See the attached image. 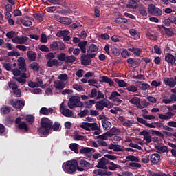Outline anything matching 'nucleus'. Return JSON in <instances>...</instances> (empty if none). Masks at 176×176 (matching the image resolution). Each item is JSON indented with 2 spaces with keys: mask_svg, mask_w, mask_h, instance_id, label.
Segmentation results:
<instances>
[{
  "mask_svg": "<svg viewBox=\"0 0 176 176\" xmlns=\"http://www.w3.org/2000/svg\"><path fill=\"white\" fill-rule=\"evenodd\" d=\"M97 123H89V122H84L80 126L81 129L86 130L87 131H90V129H91L92 131H96V130H100V128L97 126Z\"/></svg>",
  "mask_w": 176,
  "mask_h": 176,
  "instance_id": "obj_5",
  "label": "nucleus"
},
{
  "mask_svg": "<svg viewBox=\"0 0 176 176\" xmlns=\"http://www.w3.org/2000/svg\"><path fill=\"white\" fill-rule=\"evenodd\" d=\"M33 16L34 19H36V20H38V21H40V23H42V21H43V16L41 12L34 13L33 14Z\"/></svg>",
  "mask_w": 176,
  "mask_h": 176,
  "instance_id": "obj_51",
  "label": "nucleus"
},
{
  "mask_svg": "<svg viewBox=\"0 0 176 176\" xmlns=\"http://www.w3.org/2000/svg\"><path fill=\"white\" fill-rule=\"evenodd\" d=\"M126 159L129 162H140V158L134 155H128L126 157Z\"/></svg>",
  "mask_w": 176,
  "mask_h": 176,
  "instance_id": "obj_54",
  "label": "nucleus"
},
{
  "mask_svg": "<svg viewBox=\"0 0 176 176\" xmlns=\"http://www.w3.org/2000/svg\"><path fill=\"white\" fill-rule=\"evenodd\" d=\"M129 21H130V19L123 17H118L115 19V23H117V24H124L126 23H129Z\"/></svg>",
  "mask_w": 176,
  "mask_h": 176,
  "instance_id": "obj_35",
  "label": "nucleus"
},
{
  "mask_svg": "<svg viewBox=\"0 0 176 176\" xmlns=\"http://www.w3.org/2000/svg\"><path fill=\"white\" fill-rule=\"evenodd\" d=\"M155 149L158 151V153H166V152H168V147L166 146H155Z\"/></svg>",
  "mask_w": 176,
  "mask_h": 176,
  "instance_id": "obj_30",
  "label": "nucleus"
},
{
  "mask_svg": "<svg viewBox=\"0 0 176 176\" xmlns=\"http://www.w3.org/2000/svg\"><path fill=\"white\" fill-rule=\"evenodd\" d=\"M25 120L30 124H32L35 122V117L31 114L26 116Z\"/></svg>",
  "mask_w": 176,
  "mask_h": 176,
  "instance_id": "obj_47",
  "label": "nucleus"
},
{
  "mask_svg": "<svg viewBox=\"0 0 176 176\" xmlns=\"http://www.w3.org/2000/svg\"><path fill=\"white\" fill-rule=\"evenodd\" d=\"M30 67L31 68V69H33V71H39V63H36V62H34L32 64L30 65Z\"/></svg>",
  "mask_w": 176,
  "mask_h": 176,
  "instance_id": "obj_53",
  "label": "nucleus"
},
{
  "mask_svg": "<svg viewBox=\"0 0 176 176\" xmlns=\"http://www.w3.org/2000/svg\"><path fill=\"white\" fill-rule=\"evenodd\" d=\"M41 126L38 128V131L42 135H49L50 134V130H52V124L53 121L52 120L43 117L40 121Z\"/></svg>",
  "mask_w": 176,
  "mask_h": 176,
  "instance_id": "obj_1",
  "label": "nucleus"
},
{
  "mask_svg": "<svg viewBox=\"0 0 176 176\" xmlns=\"http://www.w3.org/2000/svg\"><path fill=\"white\" fill-rule=\"evenodd\" d=\"M87 53H96V52H98V47L94 43L89 44L87 48Z\"/></svg>",
  "mask_w": 176,
  "mask_h": 176,
  "instance_id": "obj_22",
  "label": "nucleus"
},
{
  "mask_svg": "<svg viewBox=\"0 0 176 176\" xmlns=\"http://www.w3.org/2000/svg\"><path fill=\"white\" fill-rule=\"evenodd\" d=\"M139 13L141 16H148V12H146V8L141 7L139 8Z\"/></svg>",
  "mask_w": 176,
  "mask_h": 176,
  "instance_id": "obj_61",
  "label": "nucleus"
},
{
  "mask_svg": "<svg viewBox=\"0 0 176 176\" xmlns=\"http://www.w3.org/2000/svg\"><path fill=\"white\" fill-rule=\"evenodd\" d=\"M109 104H111L109 100H108L107 99H104L96 102L95 108L98 111H104V108H108Z\"/></svg>",
  "mask_w": 176,
  "mask_h": 176,
  "instance_id": "obj_6",
  "label": "nucleus"
},
{
  "mask_svg": "<svg viewBox=\"0 0 176 176\" xmlns=\"http://www.w3.org/2000/svg\"><path fill=\"white\" fill-rule=\"evenodd\" d=\"M139 87L141 89V90H148L151 88V85L144 81H140L139 82Z\"/></svg>",
  "mask_w": 176,
  "mask_h": 176,
  "instance_id": "obj_32",
  "label": "nucleus"
},
{
  "mask_svg": "<svg viewBox=\"0 0 176 176\" xmlns=\"http://www.w3.org/2000/svg\"><path fill=\"white\" fill-rule=\"evenodd\" d=\"M128 64L131 65L132 68H138L140 67V60H134V59L129 58L126 60Z\"/></svg>",
  "mask_w": 176,
  "mask_h": 176,
  "instance_id": "obj_19",
  "label": "nucleus"
},
{
  "mask_svg": "<svg viewBox=\"0 0 176 176\" xmlns=\"http://www.w3.org/2000/svg\"><path fill=\"white\" fill-rule=\"evenodd\" d=\"M173 116H174V113L171 111H168L166 113V115L164 114H159L158 115V118L160 119L164 120H167L168 119H171V118H173Z\"/></svg>",
  "mask_w": 176,
  "mask_h": 176,
  "instance_id": "obj_18",
  "label": "nucleus"
},
{
  "mask_svg": "<svg viewBox=\"0 0 176 176\" xmlns=\"http://www.w3.org/2000/svg\"><path fill=\"white\" fill-rule=\"evenodd\" d=\"M104 170L101 169H96L93 171V174H96V175L104 176Z\"/></svg>",
  "mask_w": 176,
  "mask_h": 176,
  "instance_id": "obj_62",
  "label": "nucleus"
},
{
  "mask_svg": "<svg viewBox=\"0 0 176 176\" xmlns=\"http://www.w3.org/2000/svg\"><path fill=\"white\" fill-rule=\"evenodd\" d=\"M128 50L129 52H131V53H134L135 56H136L137 57H140V55L141 54V53H142V49L134 47L128 48Z\"/></svg>",
  "mask_w": 176,
  "mask_h": 176,
  "instance_id": "obj_20",
  "label": "nucleus"
},
{
  "mask_svg": "<svg viewBox=\"0 0 176 176\" xmlns=\"http://www.w3.org/2000/svg\"><path fill=\"white\" fill-rule=\"evenodd\" d=\"M137 6H138V3L135 0H129V3L127 5V8L129 9H137Z\"/></svg>",
  "mask_w": 176,
  "mask_h": 176,
  "instance_id": "obj_37",
  "label": "nucleus"
},
{
  "mask_svg": "<svg viewBox=\"0 0 176 176\" xmlns=\"http://www.w3.org/2000/svg\"><path fill=\"white\" fill-rule=\"evenodd\" d=\"M13 120H14L13 117L12 116L6 117V120L4 122V124H6L7 127H10V126L13 124Z\"/></svg>",
  "mask_w": 176,
  "mask_h": 176,
  "instance_id": "obj_38",
  "label": "nucleus"
},
{
  "mask_svg": "<svg viewBox=\"0 0 176 176\" xmlns=\"http://www.w3.org/2000/svg\"><path fill=\"white\" fill-rule=\"evenodd\" d=\"M12 72L13 75H14L15 76H20V75H21V70L17 68L12 69Z\"/></svg>",
  "mask_w": 176,
  "mask_h": 176,
  "instance_id": "obj_63",
  "label": "nucleus"
},
{
  "mask_svg": "<svg viewBox=\"0 0 176 176\" xmlns=\"http://www.w3.org/2000/svg\"><path fill=\"white\" fill-rule=\"evenodd\" d=\"M54 86L56 89H58V90H63V89L65 87V82L58 80L54 81Z\"/></svg>",
  "mask_w": 176,
  "mask_h": 176,
  "instance_id": "obj_28",
  "label": "nucleus"
},
{
  "mask_svg": "<svg viewBox=\"0 0 176 176\" xmlns=\"http://www.w3.org/2000/svg\"><path fill=\"white\" fill-rule=\"evenodd\" d=\"M18 129H19V130H25V131H28V125H27L25 122H22L18 125Z\"/></svg>",
  "mask_w": 176,
  "mask_h": 176,
  "instance_id": "obj_50",
  "label": "nucleus"
},
{
  "mask_svg": "<svg viewBox=\"0 0 176 176\" xmlns=\"http://www.w3.org/2000/svg\"><path fill=\"white\" fill-rule=\"evenodd\" d=\"M58 79L62 82H67L68 80V75L67 74H60L58 76Z\"/></svg>",
  "mask_w": 176,
  "mask_h": 176,
  "instance_id": "obj_58",
  "label": "nucleus"
},
{
  "mask_svg": "<svg viewBox=\"0 0 176 176\" xmlns=\"http://www.w3.org/2000/svg\"><path fill=\"white\" fill-rule=\"evenodd\" d=\"M108 164H110L111 166L108 167L109 170H111V171H115L117 168H120V165H118L113 162L109 161Z\"/></svg>",
  "mask_w": 176,
  "mask_h": 176,
  "instance_id": "obj_40",
  "label": "nucleus"
},
{
  "mask_svg": "<svg viewBox=\"0 0 176 176\" xmlns=\"http://www.w3.org/2000/svg\"><path fill=\"white\" fill-rule=\"evenodd\" d=\"M47 67H60V61L57 59H51L47 60Z\"/></svg>",
  "mask_w": 176,
  "mask_h": 176,
  "instance_id": "obj_16",
  "label": "nucleus"
},
{
  "mask_svg": "<svg viewBox=\"0 0 176 176\" xmlns=\"http://www.w3.org/2000/svg\"><path fill=\"white\" fill-rule=\"evenodd\" d=\"M67 55L65 53H60L57 54V58L59 61H65Z\"/></svg>",
  "mask_w": 176,
  "mask_h": 176,
  "instance_id": "obj_56",
  "label": "nucleus"
},
{
  "mask_svg": "<svg viewBox=\"0 0 176 176\" xmlns=\"http://www.w3.org/2000/svg\"><path fill=\"white\" fill-rule=\"evenodd\" d=\"M95 152L94 148H91L89 147H82L80 150V153L82 155H87V153H91Z\"/></svg>",
  "mask_w": 176,
  "mask_h": 176,
  "instance_id": "obj_27",
  "label": "nucleus"
},
{
  "mask_svg": "<svg viewBox=\"0 0 176 176\" xmlns=\"http://www.w3.org/2000/svg\"><path fill=\"white\" fill-rule=\"evenodd\" d=\"M126 90L132 93H135L138 90V87H135V85H130L126 87Z\"/></svg>",
  "mask_w": 176,
  "mask_h": 176,
  "instance_id": "obj_57",
  "label": "nucleus"
},
{
  "mask_svg": "<svg viewBox=\"0 0 176 176\" xmlns=\"http://www.w3.org/2000/svg\"><path fill=\"white\" fill-rule=\"evenodd\" d=\"M102 81L104 83H108L110 86H113V82L112 81V79L109 78L107 76H102Z\"/></svg>",
  "mask_w": 176,
  "mask_h": 176,
  "instance_id": "obj_44",
  "label": "nucleus"
},
{
  "mask_svg": "<svg viewBox=\"0 0 176 176\" xmlns=\"http://www.w3.org/2000/svg\"><path fill=\"white\" fill-rule=\"evenodd\" d=\"M78 144L76 143H71L69 144V149H71V151H72L73 152H74V153H79V149L78 148Z\"/></svg>",
  "mask_w": 176,
  "mask_h": 176,
  "instance_id": "obj_36",
  "label": "nucleus"
},
{
  "mask_svg": "<svg viewBox=\"0 0 176 176\" xmlns=\"http://www.w3.org/2000/svg\"><path fill=\"white\" fill-rule=\"evenodd\" d=\"M60 123L58 122H55L54 124L52 122L51 125V130H53L54 131H58L60 130Z\"/></svg>",
  "mask_w": 176,
  "mask_h": 176,
  "instance_id": "obj_46",
  "label": "nucleus"
},
{
  "mask_svg": "<svg viewBox=\"0 0 176 176\" xmlns=\"http://www.w3.org/2000/svg\"><path fill=\"white\" fill-rule=\"evenodd\" d=\"M165 61L168 63V64H174L176 61L175 56H174L173 54L168 53L165 56Z\"/></svg>",
  "mask_w": 176,
  "mask_h": 176,
  "instance_id": "obj_15",
  "label": "nucleus"
},
{
  "mask_svg": "<svg viewBox=\"0 0 176 176\" xmlns=\"http://www.w3.org/2000/svg\"><path fill=\"white\" fill-rule=\"evenodd\" d=\"M115 82L118 83L119 87H127V82H124L123 80L116 78Z\"/></svg>",
  "mask_w": 176,
  "mask_h": 176,
  "instance_id": "obj_42",
  "label": "nucleus"
},
{
  "mask_svg": "<svg viewBox=\"0 0 176 176\" xmlns=\"http://www.w3.org/2000/svg\"><path fill=\"white\" fill-rule=\"evenodd\" d=\"M25 105V102L24 100H16L12 103L13 108L16 109H23Z\"/></svg>",
  "mask_w": 176,
  "mask_h": 176,
  "instance_id": "obj_12",
  "label": "nucleus"
},
{
  "mask_svg": "<svg viewBox=\"0 0 176 176\" xmlns=\"http://www.w3.org/2000/svg\"><path fill=\"white\" fill-rule=\"evenodd\" d=\"M78 167V161L76 160H72L67 161L63 164L62 168L66 174H74L76 173V168Z\"/></svg>",
  "mask_w": 176,
  "mask_h": 176,
  "instance_id": "obj_2",
  "label": "nucleus"
},
{
  "mask_svg": "<svg viewBox=\"0 0 176 176\" xmlns=\"http://www.w3.org/2000/svg\"><path fill=\"white\" fill-rule=\"evenodd\" d=\"M81 27L82 24H80V23L78 21L70 25V28H72V30H76V28H81Z\"/></svg>",
  "mask_w": 176,
  "mask_h": 176,
  "instance_id": "obj_60",
  "label": "nucleus"
},
{
  "mask_svg": "<svg viewBox=\"0 0 176 176\" xmlns=\"http://www.w3.org/2000/svg\"><path fill=\"white\" fill-rule=\"evenodd\" d=\"M148 176H171L170 174H166L163 172L155 173L152 170H148Z\"/></svg>",
  "mask_w": 176,
  "mask_h": 176,
  "instance_id": "obj_29",
  "label": "nucleus"
},
{
  "mask_svg": "<svg viewBox=\"0 0 176 176\" xmlns=\"http://www.w3.org/2000/svg\"><path fill=\"white\" fill-rule=\"evenodd\" d=\"M57 19L59 23H61L62 24H65L66 25H69V24L72 23V19L67 17L59 16L57 18Z\"/></svg>",
  "mask_w": 176,
  "mask_h": 176,
  "instance_id": "obj_13",
  "label": "nucleus"
},
{
  "mask_svg": "<svg viewBox=\"0 0 176 176\" xmlns=\"http://www.w3.org/2000/svg\"><path fill=\"white\" fill-rule=\"evenodd\" d=\"M118 120H120L123 126H125L126 127H131L133 125V122L130 120H126L124 119V117L123 116H118Z\"/></svg>",
  "mask_w": 176,
  "mask_h": 176,
  "instance_id": "obj_11",
  "label": "nucleus"
},
{
  "mask_svg": "<svg viewBox=\"0 0 176 176\" xmlns=\"http://www.w3.org/2000/svg\"><path fill=\"white\" fill-rule=\"evenodd\" d=\"M148 13L153 14V16H162L163 12L159 8L155 6L153 4H150L148 6Z\"/></svg>",
  "mask_w": 176,
  "mask_h": 176,
  "instance_id": "obj_7",
  "label": "nucleus"
},
{
  "mask_svg": "<svg viewBox=\"0 0 176 176\" xmlns=\"http://www.w3.org/2000/svg\"><path fill=\"white\" fill-rule=\"evenodd\" d=\"M62 114L63 115V116H65L66 118H71L74 116L72 111L68 109H63V110H62Z\"/></svg>",
  "mask_w": 176,
  "mask_h": 176,
  "instance_id": "obj_34",
  "label": "nucleus"
},
{
  "mask_svg": "<svg viewBox=\"0 0 176 176\" xmlns=\"http://www.w3.org/2000/svg\"><path fill=\"white\" fill-rule=\"evenodd\" d=\"M78 47H80V51L83 54L86 53V51L87 50V48L86 46H87V41H80L78 44Z\"/></svg>",
  "mask_w": 176,
  "mask_h": 176,
  "instance_id": "obj_23",
  "label": "nucleus"
},
{
  "mask_svg": "<svg viewBox=\"0 0 176 176\" xmlns=\"http://www.w3.org/2000/svg\"><path fill=\"white\" fill-rule=\"evenodd\" d=\"M140 102L141 100L140 98L137 96H135L129 100L130 104H133V105H137L138 104H140Z\"/></svg>",
  "mask_w": 176,
  "mask_h": 176,
  "instance_id": "obj_49",
  "label": "nucleus"
},
{
  "mask_svg": "<svg viewBox=\"0 0 176 176\" xmlns=\"http://www.w3.org/2000/svg\"><path fill=\"white\" fill-rule=\"evenodd\" d=\"M67 105L70 109H74V108H81L83 107V103L80 101V97L71 96Z\"/></svg>",
  "mask_w": 176,
  "mask_h": 176,
  "instance_id": "obj_3",
  "label": "nucleus"
},
{
  "mask_svg": "<svg viewBox=\"0 0 176 176\" xmlns=\"http://www.w3.org/2000/svg\"><path fill=\"white\" fill-rule=\"evenodd\" d=\"M67 35H69V31L68 30H59L56 33V36L58 38H61V36L64 38V36H67Z\"/></svg>",
  "mask_w": 176,
  "mask_h": 176,
  "instance_id": "obj_39",
  "label": "nucleus"
},
{
  "mask_svg": "<svg viewBox=\"0 0 176 176\" xmlns=\"http://www.w3.org/2000/svg\"><path fill=\"white\" fill-rule=\"evenodd\" d=\"M51 49L54 50H64L66 47L65 44L60 41H55L50 45Z\"/></svg>",
  "mask_w": 176,
  "mask_h": 176,
  "instance_id": "obj_8",
  "label": "nucleus"
},
{
  "mask_svg": "<svg viewBox=\"0 0 176 176\" xmlns=\"http://www.w3.org/2000/svg\"><path fill=\"white\" fill-rule=\"evenodd\" d=\"M96 57V54H87V55L83 54L81 55V65H90V63H91V58H94Z\"/></svg>",
  "mask_w": 176,
  "mask_h": 176,
  "instance_id": "obj_4",
  "label": "nucleus"
},
{
  "mask_svg": "<svg viewBox=\"0 0 176 176\" xmlns=\"http://www.w3.org/2000/svg\"><path fill=\"white\" fill-rule=\"evenodd\" d=\"M129 33L131 36H135V39H140V37L141 36L140 32H137V30L135 29H131Z\"/></svg>",
  "mask_w": 176,
  "mask_h": 176,
  "instance_id": "obj_41",
  "label": "nucleus"
},
{
  "mask_svg": "<svg viewBox=\"0 0 176 176\" xmlns=\"http://www.w3.org/2000/svg\"><path fill=\"white\" fill-rule=\"evenodd\" d=\"M21 23L24 27H31V25H32V22L31 21L22 20Z\"/></svg>",
  "mask_w": 176,
  "mask_h": 176,
  "instance_id": "obj_64",
  "label": "nucleus"
},
{
  "mask_svg": "<svg viewBox=\"0 0 176 176\" xmlns=\"http://www.w3.org/2000/svg\"><path fill=\"white\" fill-rule=\"evenodd\" d=\"M39 112L41 115H44L45 116H49V115H52V113H53V109L42 107L40 109Z\"/></svg>",
  "mask_w": 176,
  "mask_h": 176,
  "instance_id": "obj_14",
  "label": "nucleus"
},
{
  "mask_svg": "<svg viewBox=\"0 0 176 176\" xmlns=\"http://www.w3.org/2000/svg\"><path fill=\"white\" fill-rule=\"evenodd\" d=\"M76 61V57L74 55L70 56H66V59L65 60V63H75Z\"/></svg>",
  "mask_w": 176,
  "mask_h": 176,
  "instance_id": "obj_43",
  "label": "nucleus"
},
{
  "mask_svg": "<svg viewBox=\"0 0 176 176\" xmlns=\"http://www.w3.org/2000/svg\"><path fill=\"white\" fill-rule=\"evenodd\" d=\"M102 126L104 130L108 131L111 129L112 124H111V122L108 121V118H105V119L102 120Z\"/></svg>",
  "mask_w": 176,
  "mask_h": 176,
  "instance_id": "obj_17",
  "label": "nucleus"
},
{
  "mask_svg": "<svg viewBox=\"0 0 176 176\" xmlns=\"http://www.w3.org/2000/svg\"><path fill=\"white\" fill-rule=\"evenodd\" d=\"M27 56L30 61H35L36 60V53L33 51H28Z\"/></svg>",
  "mask_w": 176,
  "mask_h": 176,
  "instance_id": "obj_31",
  "label": "nucleus"
},
{
  "mask_svg": "<svg viewBox=\"0 0 176 176\" xmlns=\"http://www.w3.org/2000/svg\"><path fill=\"white\" fill-rule=\"evenodd\" d=\"M110 52H111V54H113V56H120V51L119 49L115 47H111Z\"/></svg>",
  "mask_w": 176,
  "mask_h": 176,
  "instance_id": "obj_55",
  "label": "nucleus"
},
{
  "mask_svg": "<svg viewBox=\"0 0 176 176\" xmlns=\"http://www.w3.org/2000/svg\"><path fill=\"white\" fill-rule=\"evenodd\" d=\"M164 84L169 87H174L175 86V81L173 78H165L164 79Z\"/></svg>",
  "mask_w": 176,
  "mask_h": 176,
  "instance_id": "obj_24",
  "label": "nucleus"
},
{
  "mask_svg": "<svg viewBox=\"0 0 176 176\" xmlns=\"http://www.w3.org/2000/svg\"><path fill=\"white\" fill-rule=\"evenodd\" d=\"M11 108L8 106H3L2 108H1V112L3 115H8L11 111Z\"/></svg>",
  "mask_w": 176,
  "mask_h": 176,
  "instance_id": "obj_45",
  "label": "nucleus"
},
{
  "mask_svg": "<svg viewBox=\"0 0 176 176\" xmlns=\"http://www.w3.org/2000/svg\"><path fill=\"white\" fill-rule=\"evenodd\" d=\"M28 39V37L27 36H16L12 39V42H13V43H17L19 45H23L24 43H25V42H27Z\"/></svg>",
  "mask_w": 176,
  "mask_h": 176,
  "instance_id": "obj_10",
  "label": "nucleus"
},
{
  "mask_svg": "<svg viewBox=\"0 0 176 176\" xmlns=\"http://www.w3.org/2000/svg\"><path fill=\"white\" fill-rule=\"evenodd\" d=\"M176 101V95L172 94L170 99L164 98L162 100L164 104H174Z\"/></svg>",
  "mask_w": 176,
  "mask_h": 176,
  "instance_id": "obj_21",
  "label": "nucleus"
},
{
  "mask_svg": "<svg viewBox=\"0 0 176 176\" xmlns=\"http://www.w3.org/2000/svg\"><path fill=\"white\" fill-rule=\"evenodd\" d=\"M151 132L152 135H157V137H160V138H164V135L159 131L152 129Z\"/></svg>",
  "mask_w": 176,
  "mask_h": 176,
  "instance_id": "obj_52",
  "label": "nucleus"
},
{
  "mask_svg": "<svg viewBox=\"0 0 176 176\" xmlns=\"http://www.w3.org/2000/svg\"><path fill=\"white\" fill-rule=\"evenodd\" d=\"M151 163H153V164H156V163H159L160 162V155L157 153H154L151 155L150 159Z\"/></svg>",
  "mask_w": 176,
  "mask_h": 176,
  "instance_id": "obj_26",
  "label": "nucleus"
},
{
  "mask_svg": "<svg viewBox=\"0 0 176 176\" xmlns=\"http://www.w3.org/2000/svg\"><path fill=\"white\" fill-rule=\"evenodd\" d=\"M12 79H14L19 83H21V85H25V82H27V80L22 78V77H12Z\"/></svg>",
  "mask_w": 176,
  "mask_h": 176,
  "instance_id": "obj_59",
  "label": "nucleus"
},
{
  "mask_svg": "<svg viewBox=\"0 0 176 176\" xmlns=\"http://www.w3.org/2000/svg\"><path fill=\"white\" fill-rule=\"evenodd\" d=\"M109 160H107L105 157H102L99 160L98 163L96 166L97 168H102L103 170H108V168H107V164H108Z\"/></svg>",
  "mask_w": 176,
  "mask_h": 176,
  "instance_id": "obj_9",
  "label": "nucleus"
},
{
  "mask_svg": "<svg viewBox=\"0 0 176 176\" xmlns=\"http://www.w3.org/2000/svg\"><path fill=\"white\" fill-rule=\"evenodd\" d=\"M113 134L111 131H107L102 135L96 136V140H108V137H112Z\"/></svg>",
  "mask_w": 176,
  "mask_h": 176,
  "instance_id": "obj_25",
  "label": "nucleus"
},
{
  "mask_svg": "<svg viewBox=\"0 0 176 176\" xmlns=\"http://www.w3.org/2000/svg\"><path fill=\"white\" fill-rule=\"evenodd\" d=\"M79 164L83 168H90V166H91L90 162H88L85 160H80Z\"/></svg>",
  "mask_w": 176,
  "mask_h": 176,
  "instance_id": "obj_33",
  "label": "nucleus"
},
{
  "mask_svg": "<svg viewBox=\"0 0 176 176\" xmlns=\"http://www.w3.org/2000/svg\"><path fill=\"white\" fill-rule=\"evenodd\" d=\"M162 28L165 31V34L167 36L171 37L174 35V32L170 30V28H166L165 26H162Z\"/></svg>",
  "mask_w": 176,
  "mask_h": 176,
  "instance_id": "obj_48",
  "label": "nucleus"
}]
</instances>
